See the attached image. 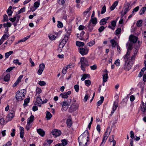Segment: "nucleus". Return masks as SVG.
Wrapping results in <instances>:
<instances>
[{
	"mask_svg": "<svg viewBox=\"0 0 146 146\" xmlns=\"http://www.w3.org/2000/svg\"><path fill=\"white\" fill-rule=\"evenodd\" d=\"M12 7L10 6L8 8L7 12V13L9 16H11L13 13V12L11 11Z\"/></svg>",
	"mask_w": 146,
	"mask_h": 146,
	"instance_id": "473e14b6",
	"label": "nucleus"
},
{
	"mask_svg": "<svg viewBox=\"0 0 146 146\" xmlns=\"http://www.w3.org/2000/svg\"><path fill=\"white\" fill-rule=\"evenodd\" d=\"M20 17L19 16H17L13 18H12L9 19V20L12 22H14L15 21H17V22L19 21V20Z\"/></svg>",
	"mask_w": 146,
	"mask_h": 146,
	"instance_id": "5701e85b",
	"label": "nucleus"
},
{
	"mask_svg": "<svg viewBox=\"0 0 146 146\" xmlns=\"http://www.w3.org/2000/svg\"><path fill=\"white\" fill-rule=\"evenodd\" d=\"M68 38L69 37L68 36H65L62 41L66 43L68 40Z\"/></svg>",
	"mask_w": 146,
	"mask_h": 146,
	"instance_id": "864d4df0",
	"label": "nucleus"
},
{
	"mask_svg": "<svg viewBox=\"0 0 146 146\" xmlns=\"http://www.w3.org/2000/svg\"><path fill=\"white\" fill-rule=\"evenodd\" d=\"M120 60L119 59H118L116 60L114 64H115L117 66H118L120 65Z\"/></svg>",
	"mask_w": 146,
	"mask_h": 146,
	"instance_id": "680f3d73",
	"label": "nucleus"
},
{
	"mask_svg": "<svg viewBox=\"0 0 146 146\" xmlns=\"http://www.w3.org/2000/svg\"><path fill=\"white\" fill-rule=\"evenodd\" d=\"M105 70L106 71V73L103 76V82H106L107 81V79L108 78V74L107 73L108 71L106 69H105Z\"/></svg>",
	"mask_w": 146,
	"mask_h": 146,
	"instance_id": "aec40b11",
	"label": "nucleus"
},
{
	"mask_svg": "<svg viewBox=\"0 0 146 146\" xmlns=\"http://www.w3.org/2000/svg\"><path fill=\"white\" fill-rule=\"evenodd\" d=\"M67 68H66L64 67L62 70V73L64 74H65L67 72Z\"/></svg>",
	"mask_w": 146,
	"mask_h": 146,
	"instance_id": "69168bd1",
	"label": "nucleus"
},
{
	"mask_svg": "<svg viewBox=\"0 0 146 146\" xmlns=\"http://www.w3.org/2000/svg\"><path fill=\"white\" fill-rule=\"evenodd\" d=\"M29 102V98H27L25 99L24 100V103L23 104V105L24 106H27V104Z\"/></svg>",
	"mask_w": 146,
	"mask_h": 146,
	"instance_id": "3c124183",
	"label": "nucleus"
},
{
	"mask_svg": "<svg viewBox=\"0 0 146 146\" xmlns=\"http://www.w3.org/2000/svg\"><path fill=\"white\" fill-rule=\"evenodd\" d=\"M138 51V49L137 48H135L134 49L133 54L131 57H130V58H131V59L132 60H134L135 59Z\"/></svg>",
	"mask_w": 146,
	"mask_h": 146,
	"instance_id": "dca6fc26",
	"label": "nucleus"
},
{
	"mask_svg": "<svg viewBox=\"0 0 146 146\" xmlns=\"http://www.w3.org/2000/svg\"><path fill=\"white\" fill-rule=\"evenodd\" d=\"M146 10V7H142L140 9L139 12L140 15H141L144 14Z\"/></svg>",
	"mask_w": 146,
	"mask_h": 146,
	"instance_id": "cd10ccee",
	"label": "nucleus"
},
{
	"mask_svg": "<svg viewBox=\"0 0 146 146\" xmlns=\"http://www.w3.org/2000/svg\"><path fill=\"white\" fill-rule=\"evenodd\" d=\"M89 76V75L87 74H85L83 75L82 77L81 78V80L82 81L85 80L86 78Z\"/></svg>",
	"mask_w": 146,
	"mask_h": 146,
	"instance_id": "37998d69",
	"label": "nucleus"
},
{
	"mask_svg": "<svg viewBox=\"0 0 146 146\" xmlns=\"http://www.w3.org/2000/svg\"><path fill=\"white\" fill-rule=\"evenodd\" d=\"M132 49V46L130 44H129L127 50V53L125 55H124V56H129L130 57V51Z\"/></svg>",
	"mask_w": 146,
	"mask_h": 146,
	"instance_id": "a211bd4d",
	"label": "nucleus"
},
{
	"mask_svg": "<svg viewBox=\"0 0 146 146\" xmlns=\"http://www.w3.org/2000/svg\"><path fill=\"white\" fill-rule=\"evenodd\" d=\"M79 63L81 64L80 68L81 69L84 71L85 70V68L89 65L88 60L84 57L80 58V61Z\"/></svg>",
	"mask_w": 146,
	"mask_h": 146,
	"instance_id": "20e7f679",
	"label": "nucleus"
},
{
	"mask_svg": "<svg viewBox=\"0 0 146 146\" xmlns=\"http://www.w3.org/2000/svg\"><path fill=\"white\" fill-rule=\"evenodd\" d=\"M76 45L79 46H83L84 45V43L83 42L77 41L76 42Z\"/></svg>",
	"mask_w": 146,
	"mask_h": 146,
	"instance_id": "c9c22d12",
	"label": "nucleus"
},
{
	"mask_svg": "<svg viewBox=\"0 0 146 146\" xmlns=\"http://www.w3.org/2000/svg\"><path fill=\"white\" fill-rule=\"evenodd\" d=\"M9 36V34H6L4 35L1 38L5 40L7 39Z\"/></svg>",
	"mask_w": 146,
	"mask_h": 146,
	"instance_id": "79ce46f5",
	"label": "nucleus"
},
{
	"mask_svg": "<svg viewBox=\"0 0 146 146\" xmlns=\"http://www.w3.org/2000/svg\"><path fill=\"white\" fill-rule=\"evenodd\" d=\"M15 40V36H12L2 45L3 46L4 48L6 47L5 46V44H6L7 46H10L13 42Z\"/></svg>",
	"mask_w": 146,
	"mask_h": 146,
	"instance_id": "6e6552de",
	"label": "nucleus"
},
{
	"mask_svg": "<svg viewBox=\"0 0 146 146\" xmlns=\"http://www.w3.org/2000/svg\"><path fill=\"white\" fill-rule=\"evenodd\" d=\"M105 29V28L104 26H102L98 30L100 33L102 32Z\"/></svg>",
	"mask_w": 146,
	"mask_h": 146,
	"instance_id": "338daca9",
	"label": "nucleus"
},
{
	"mask_svg": "<svg viewBox=\"0 0 146 146\" xmlns=\"http://www.w3.org/2000/svg\"><path fill=\"white\" fill-rule=\"evenodd\" d=\"M42 104V101L41 97L38 96L37 97L35 103V105L41 107Z\"/></svg>",
	"mask_w": 146,
	"mask_h": 146,
	"instance_id": "9b49d317",
	"label": "nucleus"
},
{
	"mask_svg": "<svg viewBox=\"0 0 146 146\" xmlns=\"http://www.w3.org/2000/svg\"><path fill=\"white\" fill-rule=\"evenodd\" d=\"M31 123H27L26 126V129L27 130H29L31 126Z\"/></svg>",
	"mask_w": 146,
	"mask_h": 146,
	"instance_id": "bf43d9fd",
	"label": "nucleus"
},
{
	"mask_svg": "<svg viewBox=\"0 0 146 146\" xmlns=\"http://www.w3.org/2000/svg\"><path fill=\"white\" fill-rule=\"evenodd\" d=\"M58 27L59 28L62 27H63V24L60 21H58Z\"/></svg>",
	"mask_w": 146,
	"mask_h": 146,
	"instance_id": "e2e57ef3",
	"label": "nucleus"
},
{
	"mask_svg": "<svg viewBox=\"0 0 146 146\" xmlns=\"http://www.w3.org/2000/svg\"><path fill=\"white\" fill-rule=\"evenodd\" d=\"M142 21L141 20H139L136 23L138 27H140L142 25Z\"/></svg>",
	"mask_w": 146,
	"mask_h": 146,
	"instance_id": "de8ad7c7",
	"label": "nucleus"
},
{
	"mask_svg": "<svg viewBox=\"0 0 146 146\" xmlns=\"http://www.w3.org/2000/svg\"><path fill=\"white\" fill-rule=\"evenodd\" d=\"M85 83L86 86H89L91 84V82L89 80H86L85 81Z\"/></svg>",
	"mask_w": 146,
	"mask_h": 146,
	"instance_id": "09e8293b",
	"label": "nucleus"
},
{
	"mask_svg": "<svg viewBox=\"0 0 146 146\" xmlns=\"http://www.w3.org/2000/svg\"><path fill=\"white\" fill-rule=\"evenodd\" d=\"M66 43L65 42H64L62 41L59 44V46L60 48L61 47L63 48L65 45Z\"/></svg>",
	"mask_w": 146,
	"mask_h": 146,
	"instance_id": "5fc2aeb1",
	"label": "nucleus"
},
{
	"mask_svg": "<svg viewBox=\"0 0 146 146\" xmlns=\"http://www.w3.org/2000/svg\"><path fill=\"white\" fill-rule=\"evenodd\" d=\"M129 39L131 41L135 43L136 42L137 40V37L131 35L129 37Z\"/></svg>",
	"mask_w": 146,
	"mask_h": 146,
	"instance_id": "4be33fe9",
	"label": "nucleus"
},
{
	"mask_svg": "<svg viewBox=\"0 0 146 146\" xmlns=\"http://www.w3.org/2000/svg\"><path fill=\"white\" fill-rule=\"evenodd\" d=\"M123 59L125 62L124 66V68L126 70H129L132 66V63L131 62L133 60H132L130 57L129 56H124Z\"/></svg>",
	"mask_w": 146,
	"mask_h": 146,
	"instance_id": "f257e3e1",
	"label": "nucleus"
},
{
	"mask_svg": "<svg viewBox=\"0 0 146 146\" xmlns=\"http://www.w3.org/2000/svg\"><path fill=\"white\" fill-rule=\"evenodd\" d=\"M118 107V104L115 102H114L113 104V107L112 110L111 111V114H113L115 111L116 110V108Z\"/></svg>",
	"mask_w": 146,
	"mask_h": 146,
	"instance_id": "a878e982",
	"label": "nucleus"
},
{
	"mask_svg": "<svg viewBox=\"0 0 146 146\" xmlns=\"http://www.w3.org/2000/svg\"><path fill=\"white\" fill-rule=\"evenodd\" d=\"M62 144L59 143L56 144L55 146H65L67 144V142L65 139L62 140L61 141Z\"/></svg>",
	"mask_w": 146,
	"mask_h": 146,
	"instance_id": "f3484780",
	"label": "nucleus"
},
{
	"mask_svg": "<svg viewBox=\"0 0 146 146\" xmlns=\"http://www.w3.org/2000/svg\"><path fill=\"white\" fill-rule=\"evenodd\" d=\"M52 134L55 136H59L61 133V131L57 129H54L52 132Z\"/></svg>",
	"mask_w": 146,
	"mask_h": 146,
	"instance_id": "2eb2a0df",
	"label": "nucleus"
},
{
	"mask_svg": "<svg viewBox=\"0 0 146 146\" xmlns=\"http://www.w3.org/2000/svg\"><path fill=\"white\" fill-rule=\"evenodd\" d=\"M66 124L68 127H70L71 126L72 124V122L71 119H67L66 121Z\"/></svg>",
	"mask_w": 146,
	"mask_h": 146,
	"instance_id": "c756f323",
	"label": "nucleus"
},
{
	"mask_svg": "<svg viewBox=\"0 0 146 146\" xmlns=\"http://www.w3.org/2000/svg\"><path fill=\"white\" fill-rule=\"evenodd\" d=\"M140 107L141 111L143 113H146V105L143 102H142L140 106Z\"/></svg>",
	"mask_w": 146,
	"mask_h": 146,
	"instance_id": "4468645a",
	"label": "nucleus"
},
{
	"mask_svg": "<svg viewBox=\"0 0 146 146\" xmlns=\"http://www.w3.org/2000/svg\"><path fill=\"white\" fill-rule=\"evenodd\" d=\"M95 44V42L94 40H92L90 41L87 44V46H91Z\"/></svg>",
	"mask_w": 146,
	"mask_h": 146,
	"instance_id": "49530a36",
	"label": "nucleus"
},
{
	"mask_svg": "<svg viewBox=\"0 0 146 146\" xmlns=\"http://www.w3.org/2000/svg\"><path fill=\"white\" fill-rule=\"evenodd\" d=\"M34 116L33 115H31L29 118L27 119V123H32L34 120Z\"/></svg>",
	"mask_w": 146,
	"mask_h": 146,
	"instance_id": "7c9ffc66",
	"label": "nucleus"
},
{
	"mask_svg": "<svg viewBox=\"0 0 146 146\" xmlns=\"http://www.w3.org/2000/svg\"><path fill=\"white\" fill-rule=\"evenodd\" d=\"M118 1H115L112 5V6L110 8V9L111 11H112L116 7L117 5L118 4Z\"/></svg>",
	"mask_w": 146,
	"mask_h": 146,
	"instance_id": "393cba45",
	"label": "nucleus"
},
{
	"mask_svg": "<svg viewBox=\"0 0 146 146\" xmlns=\"http://www.w3.org/2000/svg\"><path fill=\"white\" fill-rule=\"evenodd\" d=\"M116 21H112L111 22V25L112 26V27H112L111 26H108V27L109 28L111 29H113V30H114V27H115V26L116 25Z\"/></svg>",
	"mask_w": 146,
	"mask_h": 146,
	"instance_id": "bb28decb",
	"label": "nucleus"
},
{
	"mask_svg": "<svg viewBox=\"0 0 146 146\" xmlns=\"http://www.w3.org/2000/svg\"><path fill=\"white\" fill-rule=\"evenodd\" d=\"M91 8V7H90L89 8H88L85 11L83 12V14L84 16H85L90 11Z\"/></svg>",
	"mask_w": 146,
	"mask_h": 146,
	"instance_id": "4c0bfd02",
	"label": "nucleus"
},
{
	"mask_svg": "<svg viewBox=\"0 0 146 146\" xmlns=\"http://www.w3.org/2000/svg\"><path fill=\"white\" fill-rule=\"evenodd\" d=\"M110 42L112 46L113 47H115L116 46L118 45L116 42L113 39L110 40Z\"/></svg>",
	"mask_w": 146,
	"mask_h": 146,
	"instance_id": "b1692460",
	"label": "nucleus"
},
{
	"mask_svg": "<svg viewBox=\"0 0 146 146\" xmlns=\"http://www.w3.org/2000/svg\"><path fill=\"white\" fill-rule=\"evenodd\" d=\"M89 137L88 131H86L78 138V139L79 143L80 142L84 144L87 143V138H88Z\"/></svg>",
	"mask_w": 146,
	"mask_h": 146,
	"instance_id": "7ed1b4c3",
	"label": "nucleus"
},
{
	"mask_svg": "<svg viewBox=\"0 0 146 146\" xmlns=\"http://www.w3.org/2000/svg\"><path fill=\"white\" fill-rule=\"evenodd\" d=\"M95 25H92L90 23H89L88 28L89 31L91 32L93 29V27Z\"/></svg>",
	"mask_w": 146,
	"mask_h": 146,
	"instance_id": "a19ab883",
	"label": "nucleus"
},
{
	"mask_svg": "<svg viewBox=\"0 0 146 146\" xmlns=\"http://www.w3.org/2000/svg\"><path fill=\"white\" fill-rule=\"evenodd\" d=\"M71 100V99H70L69 102H62L61 103V104L62 105L61 110L62 111H65L67 110L68 106L70 104Z\"/></svg>",
	"mask_w": 146,
	"mask_h": 146,
	"instance_id": "423d86ee",
	"label": "nucleus"
},
{
	"mask_svg": "<svg viewBox=\"0 0 146 146\" xmlns=\"http://www.w3.org/2000/svg\"><path fill=\"white\" fill-rule=\"evenodd\" d=\"M26 92V91L25 89L19 90L16 94V100L18 101L23 100L25 98Z\"/></svg>",
	"mask_w": 146,
	"mask_h": 146,
	"instance_id": "f03ea898",
	"label": "nucleus"
},
{
	"mask_svg": "<svg viewBox=\"0 0 146 146\" xmlns=\"http://www.w3.org/2000/svg\"><path fill=\"white\" fill-rule=\"evenodd\" d=\"M89 49L86 47L81 48L80 49L79 52L82 55H84L87 54L88 52Z\"/></svg>",
	"mask_w": 146,
	"mask_h": 146,
	"instance_id": "1a4fd4ad",
	"label": "nucleus"
},
{
	"mask_svg": "<svg viewBox=\"0 0 146 146\" xmlns=\"http://www.w3.org/2000/svg\"><path fill=\"white\" fill-rule=\"evenodd\" d=\"M97 23V19L96 18H91L89 23L95 25Z\"/></svg>",
	"mask_w": 146,
	"mask_h": 146,
	"instance_id": "412c9836",
	"label": "nucleus"
},
{
	"mask_svg": "<svg viewBox=\"0 0 146 146\" xmlns=\"http://www.w3.org/2000/svg\"><path fill=\"white\" fill-rule=\"evenodd\" d=\"M4 27L5 28H7L10 27H11V25L10 23H5L3 24Z\"/></svg>",
	"mask_w": 146,
	"mask_h": 146,
	"instance_id": "ea45409f",
	"label": "nucleus"
},
{
	"mask_svg": "<svg viewBox=\"0 0 146 146\" xmlns=\"http://www.w3.org/2000/svg\"><path fill=\"white\" fill-rule=\"evenodd\" d=\"M106 11V7L104 5V6L102 9L101 13L102 14H104L105 13Z\"/></svg>",
	"mask_w": 146,
	"mask_h": 146,
	"instance_id": "603ef678",
	"label": "nucleus"
},
{
	"mask_svg": "<svg viewBox=\"0 0 146 146\" xmlns=\"http://www.w3.org/2000/svg\"><path fill=\"white\" fill-rule=\"evenodd\" d=\"M106 22L103 19H102L100 21V24L101 25H103L106 24Z\"/></svg>",
	"mask_w": 146,
	"mask_h": 146,
	"instance_id": "052dcab7",
	"label": "nucleus"
},
{
	"mask_svg": "<svg viewBox=\"0 0 146 146\" xmlns=\"http://www.w3.org/2000/svg\"><path fill=\"white\" fill-rule=\"evenodd\" d=\"M111 131V129L110 128V127H108L104 135L102 141L100 144V146H103L104 145L108 136L110 133Z\"/></svg>",
	"mask_w": 146,
	"mask_h": 146,
	"instance_id": "39448f33",
	"label": "nucleus"
},
{
	"mask_svg": "<svg viewBox=\"0 0 146 146\" xmlns=\"http://www.w3.org/2000/svg\"><path fill=\"white\" fill-rule=\"evenodd\" d=\"M131 9V7L129 4L125 5L121 13V16L123 17L127 12L129 11Z\"/></svg>",
	"mask_w": 146,
	"mask_h": 146,
	"instance_id": "0eeeda50",
	"label": "nucleus"
},
{
	"mask_svg": "<svg viewBox=\"0 0 146 146\" xmlns=\"http://www.w3.org/2000/svg\"><path fill=\"white\" fill-rule=\"evenodd\" d=\"M11 141H8L6 144L3 145V146H11Z\"/></svg>",
	"mask_w": 146,
	"mask_h": 146,
	"instance_id": "774afa93",
	"label": "nucleus"
},
{
	"mask_svg": "<svg viewBox=\"0 0 146 146\" xmlns=\"http://www.w3.org/2000/svg\"><path fill=\"white\" fill-rule=\"evenodd\" d=\"M37 132L42 137H43L45 135V131L41 129H37Z\"/></svg>",
	"mask_w": 146,
	"mask_h": 146,
	"instance_id": "6ab92c4d",
	"label": "nucleus"
},
{
	"mask_svg": "<svg viewBox=\"0 0 146 146\" xmlns=\"http://www.w3.org/2000/svg\"><path fill=\"white\" fill-rule=\"evenodd\" d=\"M15 68V67L14 66L10 67L8 68L6 70V72H10L11 71L13 70Z\"/></svg>",
	"mask_w": 146,
	"mask_h": 146,
	"instance_id": "0e129e2a",
	"label": "nucleus"
},
{
	"mask_svg": "<svg viewBox=\"0 0 146 146\" xmlns=\"http://www.w3.org/2000/svg\"><path fill=\"white\" fill-rule=\"evenodd\" d=\"M74 89L76 92H78L79 90V86L78 85H76L74 87Z\"/></svg>",
	"mask_w": 146,
	"mask_h": 146,
	"instance_id": "6e6d98bb",
	"label": "nucleus"
},
{
	"mask_svg": "<svg viewBox=\"0 0 146 146\" xmlns=\"http://www.w3.org/2000/svg\"><path fill=\"white\" fill-rule=\"evenodd\" d=\"M15 113L13 111H11L7 116V118L8 121L11 120L14 116Z\"/></svg>",
	"mask_w": 146,
	"mask_h": 146,
	"instance_id": "ddd939ff",
	"label": "nucleus"
},
{
	"mask_svg": "<svg viewBox=\"0 0 146 146\" xmlns=\"http://www.w3.org/2000/svg\"><path fill=\"white\" fill-rule=\"evenodd\" d=\"M104 97L103 96H101L100 99L101 100L97 102V104L98 106H100V105L102 103L104 100Z\"/></svg>",
	"mask_w": 146,
	"mask_h": 146,
	"instance_id": "e433bc0d",
	"label": "nucleus"
},
{
	"mask_svg": "<svg viewBox=\"0 0 146 146\" xmlns=\"http://www.w3.org/2000/svg\"><path fill=\"white\" fill-rule=\"evenodd\" d=\"M71 107L73 110L75 111L78 108V105L73 104L71 106Z\"/></svg>",
	"mask_w": 146,
	"mask_h": 146,
	"instance_id": "2f4dec72",
	"label": "nucleus"
},
{
	"mask_svg": "<svg viewBox=\"0 0 146 146\" xmlns=\"http://www.w3.org/2000/svg\"><path fill=\"white\" fill-rule=\"evenodd\" d=\"M71 91H69L67 92L62 93L60 94V96H61L62 98L66 99L68 97V96L71 94Z\"/></svg>",
	"mask_w": 146,
	"mask_h": 146,
	"instance_id": "f8f14e48",
	"label": "nucleus"
},
{
	"mask_svg": "<svg viewBox=\"0 0 146 146\" xmlns=\"http://www.w3.org/2000/svg\"><path fill=\"white\" fill-rule=\"evenodd\" d=\"M45 68V65L43 63L40 64L39 66V69L37 73L38 75H40L42 73Z\"/></svg>",
	"mask_w": 146,
	"mask_h": 146,
	"instance_id": "9d476101",
	"label": "nucleus"
},
{
	"mask_svg": "<svg viewBox=\"0 0 146 146\" xmlns=\"http://www.w3.org/2000/svg\"><path fill=\"white\" fill-rule=\"evenodd\" d=\"M13 63L16 64H18L19 65H21V63L19 62V60L18 59L14 60Z\"/></svg>",
	"mask_w": 146,
	"mask_h": 146,
	"instance_id": "a18cd8bd",
	"label": "nucleus"
},
{
	"mask_svg": "<svg viewBox=\"0 0 146 146\" xmlns=\"http://www.w3.org/2000/svg\"><path fill=\"white\" fill-rule=\"evenodd\" d=\"M13 53V51H10L8 52L5 53V57L6 59L8 58L9 56L11 55Z\"/></svg>",
	"mask_w": 146,
	"mask_h": 146,
	"instance_id": "c85d7f7f",
	"label": "nucleus"
},
{
	"mask_svg": "<svg viewBox=\"0 0 146 146\" xmlns=\"http://www.w3.org/2000/svg\"><path fill=\"white\" fill-rule=\"evenodd\" d=\"M40 0H39L38 1L35 2L34 3V6L36 9L38 8L40 5Z\"/></svg>",
	"mask_w": 146,
	"mask_h": 146,
	"instance_id": "58836bf2",
	"label": "nucleus"
},
{
	"mask_svg": "<svg viewBox=\"0 0 146 146\" xmlns=\"http://www.w3.org/2000/svg\"><path fill=\"white\" fill-rule=\"evenodd\" d=\"M90 68L92 70H94L97 68V66L96 64H94L93 66H91Z\"/></svg>",
	"mask_w": 146,
	"mask_h": 146,
	"instance_id": "13d9d810",
	"label": "nucleus"
},
{
	"mask_svg": "<svg viewBox=\"0 0 146 146\" xmlns=\"http://www.w3.org/2000/svg\"><path fill=\"white\" fill-rule=\"evenodd\" d=\"M10 76L9 74H6L4 77V80L6 82L8 81L10 79Z\"/></svg>",
	"mask_w": 146,
	"mask_h": 146,
	"instance_id": "72a5a7b5",
	"label": "nucleus"
},
{
	"mask_svg": "<svg viewBox=\"0 0 146 146\" xmlns=\"http://www.w3.org/2000/svg\"><path fill=\"white\" fill-rule=\"evenodd\" d=\"M52 116L51 113L48 111H47L46 114V118L47 120H49Z\"/></svg>",
	"mask_w": 146,
	"mask_h": 146,
	"instance_id": "f704fd0d",
	"label": "nucleus"
},
{
	"mask_svg": "<svg viewBox=\"0 0 146 146\" xmlns=\"http://www.w3.org/2000/svg\"><path fill=\"white\" fill-rule=\"evenodd\" d=\"M36 91V95L37 94H39L41 93L42 92V90L40 88L37 87Z\"/></svg>",
	"mask_w": 146,
	"mask_h": 146,
	"instance_id": "c03bdc74",
	"label": "nucleus"
},
{
	"mask_svg": "<svg viewBox=\"0 0 146 146\" xmlns=\"http://www.w3.org/2000/svg\"><path fill=\"white\" fill-rule=\"evenodd\" d=\"M38 84L40 86H44L46 85V82L43 81H40L39 82Z\"/></svg>",
	"mask_w": 146,
	"mask_h": 146,
	"instance_id": "8fccbe9b",
	"label": "nucleus"
},
{
	"mask_svg": "<svg viewBox=\"0 0 146 146\" xmlns=\"http://www.w3.org/2000/svg\"><path fill=\"white\" fill-rule=\"evenodd\" d=\"M8 16L6 14H5L3 15V22H5L6 21H8Z\"/></svg>",
	"mask_w": 146,
	"mask_h": 146,
	"instance_id": "4d7b16f0",
	"label": "nucleus"
}]
</instances>
